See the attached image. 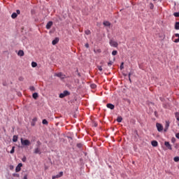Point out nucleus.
Segmentation results:
<instances>
[{"label":"nucleus","mask_w":179,"mask_h":179,"mask_svg":"<svg viewBox=\"0 0 179 179\" xmlns=\"http://www.w3.org/2000/svg\"><path fill=\"white\" fill-rule=\"evenodd\" d=\"M20 141H21V145H22V146H30V141L24 140L23 139V138H21Z\"/></svg>","instance_id":"f257e3e1"},{"label":"nucleus","mask_w":179,"mask_h":179,"mask_svg":"<svg viewBox=\"0 0 179 179\" xmlns=\"http://www.w3.org/2000/svg\"><path fill=\"white\" fill-rule=\"evenodd\" d=\"M71 93L69 91H64L63 93H61L59 96L60 99H64V97H66V96H69Z\"/></svg>","instance_id":"f03ea898"},{"label":"nucleus","mask_w":179,"mask_h":179,"mask_svg":"<svg viewBox=\"0 0 179 179\" xmlns=\"http://www.w3.org/2000/svg\"><path fill=\"white\" fill-rule=\"evenodd\" d=\"M109 44L111 47H115V48L118 47V43H117L115 41L110 40Z\"/></svg>","instance_id":"7ed1b4c3"},{"label":"nucleus","mask_w":179,"mask_h":179,"mask_svg":"<svg viewBox=\"0 0 179 179\" xmlns=\"http://www.w3.org/2000/svg\"><path fill=\"white\" fill-rule=\"evenodd\" d=\"M156 127L158 132H162V131H163V125H162V124L157 123Z\"/></svg>","instance_id":"20e7f679"},{"label":"nucleus","mask_w":179,"mask_h":179,"mask_svg":"<svg viewBox=\"0 0 179 179\" xmlns=\"http://www.w3.org/2000/svg\"><path fill=\"white\" fill-rule=\"evenodd\" d=\"M55 76H57V78H60V79H65L66 78V76L62 73H56Z\"/></svg>","instance_id":"39448f33"},{"label":"nucleus","mask_w":179,"mask_h":179,"mask_svg":"<svg viewBox=\"0 0 179 179\" xmlns=\"http://www.w3.org/2000/svg\"><path fill=\"white\" fill-rule=\"evenodd\" d=\"M22 166H23L22 163L18 164V165L15 168L16 173H19V171H20V170H22Z\"/></svg>","instance_id":"423d86ee"},{"label":"nucleus","mask_w":179,"mask_h":179,"mask_svg":"<svg viewBox=\"0 0 179 179\" xmlns=\"http://www.w3.org/2000/svg\"><path fill=\"white\" fill-rule=\"evenodd\" d=\"M62 176H64V172L61 171V172H59V174H57L56 176H53L52 177V179L61 178V177H62Z\"/></svg>","instance_id":"0eeeda50"},{"label":"nucleus","mask_w":179,"mask_h":179,"mask_svg":"<svg viewBox=\"0 0 179 179\" xmlns=\"http://www.w3.org/2000/svg\"><path fill=\"white\" fill-rule=\"evenodd\" d=\"M164 145L167 149H169V150H172L173 148H171V144L169 141H165Z\"/></svg>","instance_id":"6e6552de"},{"label":"nucleus","mask_w":179,"mask_h":179,"mask_svg":"<svg viewBox=\"0 0 179 179\" xmlns=\"http://www.w3.org/2000/svg\"><path fill=\"white\" fill-rule=\"evenodd\" d=\"M169 127H170V122L169 121H166L164 132L167 131V129H169Z\"/></svg>","instance_id":"1a4fd4ad"},{"label":"nucleus","mask_w":179,"mask_h":179,"mask_svg":"<svg viewBox=\"0 0 179 179\" xmlns=\"http://www.w3.org/2000/svg\"><path fill=\"white\" fill-rule=\"evenodd\" d=\"M52 26V21H50L47 23L46 24V29L48 30H50V29H51V27Z\"/></svg>","instance_id":"9d476101"},{"label":"nucleus","mask_w":179,"mask_h":179,"mask_svg":"<svg viewBox=\"0 0 179 179\" xmlns=\"http://www.w3.org/2000/svg\"><path fill=\"white\" fill-rule=\"evenodd\" d=\"M34 153H35V155H41V151L39 148H36L34 149Z\"/></svg>","instance_id":"9b49d317"},{"label":"nucleus","mask_w":179,"mask_h":179,"mask_svg":"<svg viewBox=\"0 0 179 179\" xmlns=\"http://www.w3.org/2000/svg\"><path fill=\"white\" fill-rule=\"evenodd\" d=\"M59 41V38H55L52 41V45H55L56 44H58V42Z\"/></svg>","instance_id":"f8f14e48"},{"label":"nucleus","mask_w":179,"mask_h":179,"mask_svg":"<svg viewBox=\"0 0 179 179\" xmlns=\"http://www.w3.org/2000/svg\"><path fill=\"white\" fill-rule=\"evenodd\" d=\"M106 107L108 108H110V110H114V108H115V106H114V105L113 103H108L106 105Z\"/></svg>","instance_id":"ddd939ff"},{"label":"nucleus","mask_w":179,"mask_h":179,"mask_svg":"<svg viewBox=\"0 0 179 179\" xmlns=\"http://www.w3.org/2000/svg\"><path fill=\"white\" fill-rule=\"evenodd\" d=\"M151 145H152V146H153L154 148H156V147L158 146L159 143H157V141H152L151 142Z\"/></svg>","instance_id":"4468645a"},{"label":"nucleus","mask_w":179,"mask_h":179,"mask_svg":"<svg viewBox=\"0 0 179 179\" xmlns=\"http://www.w3.org/2000/svg\"><path fill=\"white\" fill-rule=\"evenodd\" d=\"M19 57H23L24 55V52L22 50H19L17 52Z\"/></svg>","instance_id":"2eb2a0df"},{"label":"nucleus","mask_w":179,"mask_h":179,"mask_svg":"<svg viewBox=\"0 0 179 179\" xmlns=\"http://www.w3.org/2000/svg\"><path fill=\"white\" fill-rule=\"evenodd\" d=\"M32 97H33V99L36 100L38 97V94L37 92L34 93L33 95H32Z\"/></svg>","instance_id":"dca6fc26"},{"label":"nucleus","mask_w":179,"mask_h":179,"mask_svg":"<svg viewBox=\"0 0 179 179\" xmlns=\"http://www.w3.org/2000/svg\"><path fill=\"white\" fill-rule=\"evenodd\" d=\"M111 24H110V22L108 21H104L103 22V25L106 27H110Z\"/></svg>","instance_id":"f3484780"},{"label":"nucleus","mask_w":179,"mask_h":179,"mask_svg":"<svg viewBox=\"0 0 179 179\" xmlns=\"http://www.w3.org/2000/svg\"><path fill=\"white\" fill-rule=\"evenodd\" d=\"M11 17H12V19H16V17H17V13H13L11 15Z\"/></svg>","instance_id":"a211bd4d"},{"label":"nucleus","mask_w":179,"mask_h":179,"mask_svg":"<svg viewBox=\"0 0 179 179\" xmlns=\"http://www.w3.org/2000/svg\"><path fill=\"white\" fill-rule=\"evenodd\" d=\"M175 29L179 30V22H176L175 24Z\"/></svg>","instance_id":"6ab92c4d"},{"label":"nucleus","mask_w":179,"mask_h":179,"mask_svg":"<svg viewBox=\"0 0 179 179\" xmlns=\"http://www.w3.org/2000/svg\"><path fill=\"white\" fill-rule=\"evenodd\" d=\"M175 115H176V118L177 121H178V126L179 127V113H176L175 114Z\"/></svg>","instance_id":"aec40b11"},{"label":"nucleus","mask_w":179,"mask_h":179,"mask_svg":"<svg viewBox=\"0 0 179 179\" xmlns=\"http://www.w3.org/2000/svg\"><path fill=\"white\" fill-rule=\"evenodd\" d=\"M175 36L178 37V38L174 41V43H179V34H176Z\"/></svg>","instance_id":"412c9836"},{"label":"nucleus","mask_w":179,"mask_h":179,"mask_svg":"<svg viewBox=\"0 0 179 179\" xmlns=\"http://www.w3.org/2000/svg\"><path fill=\"white\" fill-rule=\"evenodd\" d=\"M42 124H43V125H48V121H47V120L44 119L42 121Z\"/></svg>","instance_id":"4be33fe9"},{"label":"nucleus","mask_w":179,"mask_h":179,"mask_svg":"<svg viewBox=\"0 0 179 179\" xmlns=\"http://www.w3.org/2000/svg\"><path fill=\"white\" fill-rule=\"evenodd\" d=\"M117 121L118 122H122V117L119 116V117L117 118Z\"/></svg>","instance_id":"5701e85b"},{"label":"nucleus","mask_w":179,"mask_h":179,"mask_svg":"<svg viewBox=\"0 0 179 179\" xmlns=\"http://www.w3.org/2000/svg\"><path fill=\"white\" fill-rule=\"evenodd\" d=\"M31 66L32 68H36V66H37V64L36 63V62H31Z\"/></svg>","instance_id":"b1692460"},{"label":"nucleus","mask_w":179,"mask_h":179,"mask_svg":"<svg viewBox=\"0 0 179 179\" xmlns=\"http://www.w3.org/2000/svg\"><path fill=\"white\" fill-rule=\"evenodd\" d=\"M17 141V136H13V142H16Z\"/></svg>","instance_id":"393cba45"},{"label":"nucleus","mask_w":179,"mask_h":179,"mask_svg":"<svg viewBox=\"0 0 179 179\" xmlns=\"http://www.w3.org/2000/svg\"><path fill=\"white\" fill-rule=\"evenodd\" d=\"M10 153H11V155H13V153H15V146L12 147V149L10 151Z\"/></svg>","instance_id":"a878e982"},{"label":"nucleus","mask_w":179,"mask_h":179,"mask_svg":"<svg viewBox=\"0 0 179 179\" xmlns=\"http://www.w3.org/2000/svg\"><path fill=\"white\" fill-rule=\"evenodd\" d=\"M85 34H87V36H89V34H90L92 32L90 31V30L87 29L85 31Z\"/></svg>","instance_id":"bb28decb"},{"label":"nucleus","mask_w":179,"mask_h":179,"mask_svg":"<svg viewBox=\"0 0 179 179\" xmlns=\"http://www.w3.org/2000/svg\"><path fill=\"white\" fill-rule=\"evenodd\" d=\"M29 90H31V92H34V90H36V88H34V86H31L29 87Z\"/></svg>","instance_id":"cd10ccee"},{"label":"nucleus","mask_w":179,"mask_h":179,"mask_svg":"<svg viewBox=\"0 0 179 179\" xmlns=\"http://www.w3.org/2000/svg\"><path fill=\"white\" fill-rule=\"evenodd\" d=\"M117 54H118V52L117 50H113L112 52V55H117Z\"/></svg>","instance_id":"c85d7f7f"},{"label":"nucleus","mask_w":179,"mask_h":179,"mask_svg":"<svg viewBox=\"0 0 179 179\" xmlns=\"http://www.w3.org/2000/svg\"><path fill=\"white\" fill-rule=\"evenodd\" d=\"M173 16H175V17H179V12L178 13H174Z\"/></svg>","instance_id":"c756f323"},{"label":"nucleus","mask_w":179,"mask_h":179,"mask_svg":"<svg viewBox=\"0 0 179 179\" xmlns=\"http://www.w3.org/2000/svg\"><path fill=\"white\" fill-rule=\"evenodd\" d=\"M173 160H174V162H179V157H175L173 158Z\"/></svg>","instance_id":"7c9ffc66"},{"label":"nucleus","mask_w":179,"mask_h":179,"mask_svg":"<svg viewBox=\"0 0 179 179\" xmlns=\"http://www.w3.org/2000/svg\"><path fill=\"white\" fill-rule=\"evenodd\" d=\"M120 69H124V62H122L120 65Z\"/></svg>","instance_id":"2f4dec72"},{"label":"nucleus","mask_w":179,"mask_h":179,"mask_svg":"<svg viewBox=\"0 0 179 179\" xmlns=\"http://www.w3.org/2000/svg\"><path fill=\"white\" fill-rule=\"evenodd\" d=\"M111 65H113V62H109L108 63V66H111Z\"/></svg>","instance_id":"473e14b6"},{"label":"nucleus","mask_w":179,"mask_h":179,"mask_svg":"<svg viewBox=\"0 0 179 179\" xmlns=\"http://www.w3.org/2000/svg\"><path fill=\"white\" fill-rule=\"evenodd\" d=\"M31 127H34V125H36V122H31Z\"/></svg>","instance_id":"72a5a7b5"},{"label":"nucleus","mask_w":179,"mask_h":179,"mask_svg":"<svg viewBox=\"0 0 179 179\" xmlns=\"http://www.w3.org/2000/svg\"><path fill=\"white\" fill-rule=\"evenodd\" d=\"M91 87H92V89H96V85H94V84L92 85H91Z\"/></svg>","instance_id":"f704fd0d"},{"label":"nucleus","mask_w":179,"mask_h":179,"mask_svg":"<svg viewBox=\"0 0 179 179\" xmlns=\"http://www.w3.org/2000/svg\"><path fill=\"white\" fill-rule=\"evenodd\" d=\"M32 122H37V118H36V117H34V118L32 120Z\"/></svg>","instance_id":"c9c22d12"},{"label":"nucleus","mask_w":179,"mask_h":179,"mask_svg":"<svg viewBox=\"0 0 179 179\" xmlns=\"http://www.w3.org/2000/svg\"><path fill=\"white\" fill-rule=\"evenodd\" d=\"M99 71H100L101 72V71H103V68H101V66H99L98 67Z\"/></svg>","instance_id":"e433bc0d"},{"label":"nucleus","mask_w":179,"mask_h":179,"mask_svg":"<svg viewBox=\"0 0 179 179\" xmlns=\"http://www.w3.org/2000/svg\"><path fill=\"white\" fill-rule=\"evenodd\" d=\"M77 146H78V148H82V144L81 143H78Z\"/></svg>","instance_id":"4c0bfd02"},{"label":"nucleus","mask_w":179,"mask_h":179,"mask_svg":"<svg viewBox=\"0 0 179 179\" xmlns=\"http://www.w3.org/2000/svg\"><path fill=\"white\" fill-rule=\"evenodd\" d=\"M16 12H17V15H20V10H17Z\"/></svg>","instance_id":"58836bf2"},{"label":"nucleus","mask_w":179,"mask_h":179,"mask_svg":"<svg viewBox=\"0 0 179 179\" xmlns=\"http://www.w3.org/2000/svg\"><path fill=\"white\" fill-rule=\"evenodd\" d=\"M176 137L178 139H179V133H177V134H176Z\"/></svg>","instance_id":"ea45409f"},{"label":"nucleus","mask_w":179,"mask_h":179,"mask_svg":"<svg viewBox=\"0 0 179 179\" xmlns=\"http://www.w3.org/2000/svg\"><path fill=\"white\" fill-rule=\"evenodd\" d=\"M22 179H28L27 178V175H24Z\"/></svg>","instance_id":"a19ab883"},{"label":"nucleus","mask_w":179,"mask_h":179,"mask_svg":"<svg viewBox=\"0 0 179 179\" xmlns=\"http://www.w3.org/2000/svg\"><path fill=\"white\" fill-rule=\"evenodd\" d=\"M129 80L130 82H131V73H129Z\"/></svg>","instance_id":"79ce46f5"},{"label":"nucleus","mask_w":179,"mask_h":179,"mask_svg":"<svg viewBox=\"0 0 179 179\" xmlns=\"http://www.w3.org/2000/svg\"><path fill=\"white\" fill-rule=\"evenodd\" d=\"M85 47H86V48H89V43H86Z\"/></svg>","instance_id":"37998d69"},{"label":"nucleus","mask_w":179,"mask_h":179,"mask_svg":"<svg viewBox=\"0 0 179 179\" xmlns=\"http://www.w3.org/2000/svg\"><path fill=\"white\" fill-rule=\"evenodd\" d=\"M19 80L22 81L23 80V77H20Z\"/></svg>","instance_id":"c03bdc74"},{"label":"nucleus","mask_w":179,"mask_h":179,"mask_svg":"<svg viewBox=\"0 0 179 179\" xmlns=\"http://www.w3.org/2000/svg\"><path fill=\"white\" fill-rule=\"evenodd\" d=\"M22 162H26V157L22 159Z\"/></svg>","instance_id":"a18cd8bd"},{"label":"nucleus","mask_w":179,"mask_h":179,"mask_svg":"<svg viewBox=\"0 0 179 179\" xmlns=\"http://www.w3.org/2000/svg\"><path fill=\"white\" fill-rule=\"evenodd\" d=\"M10 168L12 170V169H13V166H10Z\"/></svg>","instance_id":"49530a36"},{"label":"nucleus","mask_w":179,"mask_h":179,"mask_svg":"<svg viewBox=\"0 0 179 179\" xmlns=\"http://www.w3.org/2000/svg\"><path fill=\"white\" fill-rule=\"evenodd\" d=\"M16 177H19V174H16Z\"/></svg>","instance_id":"de8ad7c7"},{"label":"nucleus","mask_w":179,"mask_h":179,"mask_svg":"<svg viewBox=\"0 0 179 179\" xmlns=\"http://www.w3.org/2000/svg\"><path fill=\"white\" fill-rule=\"evenodd\" d=\"M151 6H153V4H152V3H151Z\"/></svg>","instance_id":"09e8293b"}]
</instances>
